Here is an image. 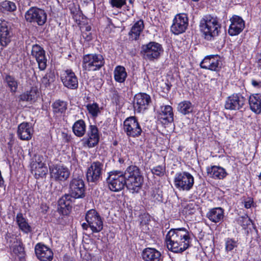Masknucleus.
Here are the masks:
<instances>
[{
	"mask_svg": "<svg viewBox=\"0 0 261 261\" xmlns=\"http://www.w3.org/2000/svg\"><path fill=\"white\" fill-rule=\"evenodd\" d=\"M190 239L186 228L171 229L166 236L167 248L174 253H182L189 247Z\"/></svg>",
	"mask_w": 261,
	"mask_h": 261,
	"instance_id": "1",
	"label": "nucleus"
},
{
	"mask_svg": "<svg viewBox=\"0 0 261 261\" xmlns=\"http://www.w3.org/2000/svg\"><path fill=\"white\" fill-rule=\"evenodd\" d=\"M125 175L127 189L132 193H139L144 182V177L140 168L130 165L125 170Z\"/></svg>",
	"mask_w": 261,
	"mask_h": 261,
	"instance_id": "2",
	"label": "nucleus"
},
{
	"mask_svg": "<svg viewBox=\"0 0 261 261\" xmlns=\"http://www.w3.org/2000/svg\"><path fill=\"white\" fill-rule=\"evenodd\" d=\"M200 28L204 38L211 40L214 37L218 35L221 27L216 18L208 15L201 20Z\"/></svg>",
	"mask_w": 261,
	"mask_h": 261,
	"instance_id": "3",
	"label": "nucleus"
},
{
	"mask_svg": "<svg viewBox=\"0 0 261 261\" xmlns=\"http://www.w3.org/2000/svg\"><path fill=\"white\" fill-rule=\"evenodd\" d=\"M105 63V59L101 54H89L83 57L82 67L87 71H95L100 70Z\"/></svg>",
	"mask_w": 261,
	"mask_h": 261,
	"instance_id": "4",
	"label": "nucleus"
},
{
	"mask_svg": "<svg viewBox=\"0 0 261 261\" xmlns=\"http://www.w3.org/2000/svg\"><path fill=\"white\" fill-rule=\"evenodd\" d=\"M106 181L112 191L118 192L122 190L126 187L125 171L114 170L110 172Z\"/></svg>",
	"mask_w": 261,
	"mask_h": 261,
	"instance_id": "5",
	"label": "nucleus"
},
{
	"mask_svg": "<svg viewBox=\"0 0 261 261\" xmlns=\"http://www.w3.org/2000/svg\"><path fill=\"white\" fill-rule=\"evenodd\" d=\"M175 186L179 190L188 191L194 185L193 176L189 172H182L176 174L174 177Z\"/></svg>",
	"mask_w": 261,
	"mask_h": 261,
	"instance_id": "6",
	"label": "nucleus"
},
{
	"mask_svg": "<svg viewBox=\"0 0 261 261\" xmlns=\"http://www.w3.org/2000/svg\"><path fill=\"white\" fill-rule=\"evenodd\" d=\"M163 52L161 44L156 42H150L142 46L141 54L144 58L150 61L158 59Z\"/></svg>",
	"mask_w": 261,
	"mask_h": 261,
	"instance_id": "7",
	"label": "nucleus"
},
{
	"mask_svg": "<svg viewBox=\"0 0 261 261\" xmlns=\"http://www.w3.org/2000/svg\"><path fill=\"white\" fill-rule=\"evenodd\" d=\"M25 18L28 22L42 25L46 21L47 14L43 9L32 7L26 12Z\"/></svg>",
	"mask_w": 261,
	"mask_h": 261,
	"instance_id": "8",
	"label": "nucleus"
},
{
	"mask_svg": "<svg viewBox=\"0 0 261 261\" xmlns=\"http://www.w3.org/2000/svg\"><path fill=\"white\" fill-rule=\"evenodd\" d=\"M103 165L99 161L91 163L87 168L86 178L88 182L98 183L102 178Z\"/></svg>",
	"mask_w": 261,
	"mask_h": 261,
	"instance_id": "9",
	"label": "nucleus"
},
{
	"mask_svg": "<svg viewBox=\"0 0 261 261\" xmlns=\"http://www.w3.org/2000/svg\"><path fill=\"white\" fill-rule=\"evenodd\" d=\"M123 129L127 136L133 138L139 137L142 132L135 117H130L125 120L123 122Z\"/></svg>",
	"mask_w": 261,
	"mask_h": 261,
	"instance_id": "10",
	"label": "nucleus"
},
{
	"mask_svg": "<svg viewBox=\"0 0 261 261\" xmlns=\"http://www.w3.org/2000/svg\"><path fill=\"white\" fill-rule=\"evenodd\" d=\"M86 220L93 232H98L103 228V222L98 213L93 209L87 212Z\"/></svg>",
	"mask_w": 261,
	"mask_h": 261,
	"instance_id": "11",
	"label": "nucleus"
},
{
	"mask_svg": "<svg viewBox=\"0 0 261 261\" xmlns=\"http://www.w3.org/2000/svg\"><path fill=\"white\" fill-rule=\"evenodd\" d=\"M69 195L73 199L83 198L85 196L84 180L79 177L73 178L69 185Z\"/></svg>",
	"mask_w": 261,
	"mask_h": 261,
	"instance_id": "12",
	"label": "nucleus"
},
{
	"mask_svg": "<svg viewBox=\"0 0 261 261\" xmlns=\"http://www.w3.org/2000/svg\"><path fill=\"white\" fill-rule=\"evenodd\" d=\"M246 103V99L241 93H233L226 100L225 108L230 110H240Z\"/></svg>",
	"mask_w": 261,
	"mask_h": 261,
	"instance_id": "13",
	"label": "nucleus"
},
{
	"mask_svg": "<svg viewBox=\"0 0 261 261\" xmlns=\"http://www.w3.org/2000/svg\"><path fill=\"white\" fill-rule=\"evenodd\" d=\"M99 141V135L97 127L94 125H90L88 128L87 136L82 140L84 146L89 148L96 146Z\"/></svg>",
	"mask_w": 261,
	"mask_h": 261,
	"instance_id": "14",
	"label": "nucleus"
},
{
	"mask_svg": "<svg viewBox=\"0 0 261 261\" xmlns=\"http://www.w3.org/2000/svg\"><path fill=\"white\" fill-rule=\"evenodd\" d=\"M188 25V18L187 14L184 13L177 14L173 20L171 31L174 34L178 35L185 32Z\"/></svg>",
	"mask_w": 261,
	"mask_h": 261,
	"instance_id": "15",
	"label": "nucleus"
},
{
	"mask_svg": "<svg viewBox=\"0 0 261 261\" xmlns=\"http://www.w3.org/2000/svg\"><path fill=\"white\" fill-rule=\"evenodd\" d=\"M220 57L218 55H211L205 57L200 63V67L203 69L218 71L222 67Z\"/></svg>",
	"mask_w": 261,
	"mask_h": 261,
	"instance_id": "16",
	"label": "nucleus"
},
{
	"mask_svg": "<svg viewBox=\"0 0 261 261\" xmlns=\"http://www.w3.org/2000/svg\"><path fill=\"white\" fill-rule=\"evenodd\" d=\"M151 100L150 96L145 93H139L135 95L134 107L136 111L141 113L147 109Z\"/></svg>",
	"mask_w": 261,
	"mask_h": 261,
	"instance_id": "17",
	"label": "nucleus"
},
{
	"mask_svg": "<svg viewBox=\"0 0 261 261\" xmlns=\"http://www.w3.org/2000/svg\"><path fill=\"white\" fill-rule=\"evenodd\" d=\"M31 55L36 59L40 70H44L46 67L47 60L43 48L38 44L32 46Z\"/></svg>",
	"mask_w": 261,
	"mask_h": 261,
	"instance_id": "18",
	"label": "nucleus"
},
{
	"mask_svg": "<svg viewBox=\"0 0 261 261\" xmlns=\"http://www.w3.org/2000/svg\"><path fill=\"white\" fill-rule=\"evenodd\" d=\"M51 178L56 181H64L68 178L70 172L63 166L56 165L49 168Z\"/></svg>",
	"mask_w": 261,
	"mask_h": 261,
	"instance_id": "19",
	"label": "nucleus"
},
{
	"mask_svg": "<svg viewBox=\"0 0 261 261\" xmlns=\"http://www.w3.org/2000/svg\"><path fill=\"white\" fill-rule=\"evenodd\" d=\"M64 86L70 89H76L78 87V80L75 73L70 69L64 71L61 77Z\"/></svg>",
	"mask_w": 261,
	"mask_h": 261,
	"instance_id": "20",
	"label": "nucleus"
},
{
	"mask_svg": "<svg viewBox=\"0 0 261 261\" xmlns=\"http://www.w3.org/2000/svg\"><path fill=\"white\" fill-rule=\"evenodd\" d=\"M35 253L40 261H51L53 252L51 250L43 244H37L35 248Z\"/></svg>",
	"mask_w": 261,
	"mask_h": 261,
	"instance_id": "21",
	"label": "nucleus"
},
{
	"mask_svg": "<svg viewBox=\"0 0 261 261\" xmlns=\"http://www.w3.org/2000/svg\"><path fill=\"white\" fill-rule=\"evenodd\" d=\"M231 24L228 30L230 36L240 34L245 28V22L243 19L238 16H234L231 19Z\"/></svg>",
	"mask_w": 261,
	"mask_h": 261,
	"instance_id": "22",
	"label": "nucleus"
},
{
	"mask_svg": "<svg viewBox=\"0 0 261 261\" xmlns=\"http://www.w3.org/2000/svg\"><path fill=\"white\" fill-rule=\"evenodd\" d=\"M12 36L11 29L5 23H2L0 27V44L2 46L0 50H2L3 47L6 46L10 42Z\"/></svg>",
	"mask_w": 261,
	"mask_h": 261,
	"instance_id": "23",
	"label": "nucleus"
},
{
	"mask_svg": "<svg viewBox=\"0 0 261 261\" xmlns=\"http://www.w3.org/2000/svg\"><path fill=\"white\" fill-rule=\"evenodd\" d=\"M159 118L164 124L172 122L174 119L172 108L169 105L161 107Z\"/></svg>",
	"mask_w": 261,
	"mask_h": 261,
	"instance_id": "24",
	"label": "nucleus"
},
{
	"mask_svg": "<svg viewBox=\"0 0 261 261\" xmlns=\"http://www.w3.org/2000/svg\"><path fill=\"white\" fill-rule=\"evenodd\" d=\"M144 261H160L161 253L154 248H147L143 250L142 253Z\"/></svg>",
	"mask_w": 261,
	"mask_h": 261,
	"instance_id": "25",
	"label": "nucleus"
},
{
	"mask_svg": "<svg viewBox=\"0 0 261 261\" xmlns=\"http://www.w3.org/2000/svg\"><path fill=\"white\" fill-rule=\"evenodd\" d=\"M17 135L22 140H29L32 135V130L30 124L27 122H23L18 126Z\"/></svg>",
	"mask_w": 261,
	"mask_h": 261,
	"instance_id": "26",
	"label": "nucleus"
},
{
	"mask_svg": "<svg viewBox=\"0 0 261 261\" xmlns=\"http://www.w3.org/2000/svg\"><path fill=\"white\" fill-rule=\"evenodd\" d=\"M206 217L212 222L218 223L224 218V210L220 207L211 208L207 213Z\"/></svg>",
	"mask_w": 261,
	"mask_h": 261,
	"instance_id": "27",
	"label": "nucleus"
},
{
	"mask_svg": "<svg viewBox=\"0 0 261 261\" xmlns=\"http://www.w3.org/2000/svg\"><path fill=\"white\" fill-rule=\"evenodd\" d=\"M144 28V24L143 20L140 19L137 21L133 25L130 31L128 33L129 38L132 40H137L139 39L141 33Z\"/></svg>",
	"mask_w": 261,
	"mask_h": 261,
	"instance_id": "28",
	"label": "nucleus"
},
{
	"mask_svg": "<svg viewBox=\"0 0 261 261\" xmlns=\"http://www.w3.org/2000/svg\"><path fill=\"white\" fill-rule=\"evenodd\" d=\"M249 103L251 110L256 114L261 113V96L258 94H253L249 97Z\"/></svg>",
	"mask_w": 261,
	"mask_h": 261,
	"instance_id": "29",
	"label": "nucleus"
},
{
	"mask_svg": "<svg viewBox=\"0 0 261 261\" xmlns=\"http://www.w3.org/2000/svg\"><path fill=\"white\" fill-rule=\"evenodd\" d=\"M4 82L6 84V87L12 93L14 94L17 92L19 82L14 76L6 74L4 77Z\"/></svg>",
	"mask_w": 261,
	"mask_h": 261,
	"instance_id": "30",
	"label": "nucleus"
},
{
	"mask_svg": "<svg viewBox=\"0 0 261 261\" xmlns=\"http://www.w3.org/2000/svg\"><path fill=\"white\" fill-rule=\"evenodd\" d=\"M207 171L208 174L214 178L223 179L227 174L225 169L219 166H214L207 168Z\"/></svg>",
	"mask_w": 261,
	"mask_h": 261,
	"instance_id": "31",
	"label": "nucleus"
},
{
	"mask_svg": "<svg viewBox=\"0 0 261 261\" xmlns=\"http://www.w3.org/2000/svg\"><path fill=\"white\" fill-rule=\"evenodd\" d=\"M39 95L38 88L32 87L29 91H27L20 95V99L22 101H35Z\"/></svg>",
	"mask_w": 261,
	"mask_h": 261,
	"instance_id": "32",
	"label": "nucleus"
},
{
	"mask_svg": "<svg viewBox=\"0 0 261 261\" xmlns=\"http://www.w3.org/2000/svg\"><path fill=\"white\" fill-rule=\"evenodd\" d=\"M72 197L69 194H65L59 200V205L61 209L65 210V213L67 214L71 210L72 206L71 205L72 201Z\"/></svg>",
	"mask_w": 261,
	"mask_h": 261,
	"instance_id": "33",
	"label": "nucleus"
},
{
	"mask_svg": "<svg viewBox=\"0 0 261 261\" xmlns=\"http://www.w3.org/2000/svg\"><path fill=\"white\" fill-rule=\"evenodd\" d=\"M16 221L19 229L24 233H28L31 231V226L29 225L21 213L17 214L16 217Z\"/></svg>",
	"mask_w": 261,
	"mask_h": 261,
	"instance_id": "34",
	"label": "nucleus"
},
{
	"mask_svg": "<svg viewBox=\"0 0 261 261\" xmlns=\"http://www.w3.org/2000/svg\"><path fill=\"white\" fill-rule=\"evenodd\" d=\"M74 134L77 137H82L86 132V124L85 122L81 119L76 121L72 126Z\"/></svg>",
	"mask_w": 261,
	"mask_h": 261,
	"instance_id": "35",
	"label": "nucleus"
},
{
	"mask_svg": "<svg viewBox=\"0 0 261 261\" xmlns=\"http://www.w3.org/2000/svg\"><path fill=\"white\" fill-rule=\"evenodd\" d=\"M114 74L115 81L120 83H123L127 77L125 68L121 66H117L115 68Z\"/></svg>",
	"mask_w": 261,
	"mask_h": 261,
	"instance_id": "36",
	"label": "nucleus"
},
{
	"mask_svg": "<svg viewBox=\"0 0 261 261\" xmlns=\"http://www.w3.org/2000/svg\"><path fill=\"white\" fill-rule=\"evenodd\" d=\"M67 106L66 102L60 100H56L52 105L54 113L58 114L65 112Z\"/></svg>",
	"mask_w": 261,
	"mask_h": 261,
	"instance_id": "37",
	"label": "nucleus"
},
{
	"mask_svg": "<svg viewBox=\"0 0 261 261\" xmlns=\"http://www.w3.org/2000/svg\"><path fill=\"white\" fill-rule=\"evenodd\" d=\"M56 79V75L54 72L50 71L46 72L41 80L42 84L45 88H47L53 83Z\"/></svg>",
	"mask_w": 261,
	"mask_h": 261,
	"instance_id": "38",
	"label": "nucleus"
},
{
	"mask_svg": "<svg viewBox=\"0 0 261 261\" xmlns=\"http://www.w3.org/2000/svg\"><path fill=\"white\" fill-rule=\"evenodd\" d=\"M31 170L34 173L35 178L37 179L45 177L47 173V168L45 164L38 166L36 168H31Z\"/></svg>",
	"mask_w": 261,
	"mask_h": 261,
	"instance_id": "39",
	"label": "nucleus"
},
{
	"mask_svg": "<svg viewBox=\"0 0 261 261\" xmlns=\"http://www.w3.org/2000/svg\"><path fill=\"white\" fill-rule=\"evenodd\" d=\"M177 109L179 112L184 115L189 114L193 111L192 105L188 101H184L179 103Z\"/></svg>",
	"mask_w": 261,
	"mask_h": 261,
	"instance_id": "40",
	"label": "nucleus"
},
{
	"mask_svg": "<svg viewBox=\"0 0 261 261\" xmlns=\"http://www.w3.org/2000/svg\"><path fill=\"white\" fill-rule=\"evenodd\" d=\"M1 10L3 12H13L16 9V6L14 2L9 1H5L1 4Z\"/></svg>",
	"mask_w": 261,
	"mask_h": 261,
	"instance_id": "41",
	"label": "nucleus"
},
{
	"mask_svg": "<svg viewBox=\"0 0 261 261\" xmlns=\"http://www.w3.org/2000/svg\"><path fill=\"white\" fill-rule=\"evenodd\" d=\"M13 252L15 254L22 257L24 255V248L23 246L22 243L20 241H17L16 244L13 247Z\"/></svg>",
	"mask_w": 261,
	"mask_h": 261,
	"instance_id": "42",
	"label": "nucleus"
},
{
	"mask_svg": "<svg viewBox=\"0 0 261 261\" xmlns=\"http://www.w3.org/2000/svg\"><path fill=\"white\" fill-rule=\"evenodd\" d=\"M86 107L89 113L94 117H96L100 113L98 105L96 103L88 104Z\"/></svg>",
	"mask_w": 261,
	"mask_h": 261,
	"instance_id": "43",
	"label": "nucleus"
},
{
	"mask_svg": "<svg viewBox=\"0 0 261 261\" xmlns=\"http://www.w3.org/2000/svg\"><path fill=\"white\" fill-rule=\"evenodd\" d=\"M44 158L42 155L35 154L32 159L31 164V168H36L38 166L45 164L43 162Z\"/></svg>",
	"mask_w": 261,
	"mask_h": 261,
	"instance_id": "44",
	"label": "nucleus"
},
{
	"mask_svg": "<svg viewBox=\"0 0 261 261\" xmlns=\"http://www.w3.org/2000/svg\"><path fill=\"white\" fill-rule=\"evenodd\" d=\"M237 242L232 239H227L225 242V249L226 251H231L233 249L237 248Z\"/></svg>",
	"mask_w": 261,
	"mask_h": 261,
	"instance_id": "45",
	"label": "nucleus"
},
{
	"mask_svg": "<svg viewBox=\"0 0 261 261\" xmlns=\"http://www.w3.org/2000/svg\"><path fill=\"white\" fill-rule=\"evenodd\" d=\"M151 172L153 174L158 176H162L165 172V167L164 166L159 165L154 167L151 169Z\"/></svg>",
	"mask_w": 261,
	"mask_h": 261,
	"instance_id": "46",
	"label": "nucleus"
},
{
	"mask_svg": "<svg viewBox=\"0 0 261 261\" xmlns=\"http://www.w3.org/2000/svg\"><path fill=\"white\" fill-rule=\"evenodd\" d=\"M237 222L238 224L242 226L243 227L245 228L246 226L249 225L251 223V220L249 218L248 216H244L240 217L238 220Z\"/></svg>",
	"mask_w": 261,
	"mask_h": 261,
	"instance_id": "47",
	"label": "nucleus"
},
{
	"mask_svg": "<svg viewBox=\"0 0 261 261\" xmlns=\"http://www.w3.org/2000/svg\"><path fill=\"white\" fill-rule=\"evenodd\" d=\"M126 0H110L112 7L116 8H121L126 4Z\"/></svg>",
	"mask_w": 261,
	"mask_h": 261,
	"instance_id": "48",
	"label": "nucleus"
},
{
	"mask_svg": "<svg viewBox=\"0 0 261 261\" xmlns=\"http://www.w3.org/2000/svg\"><path fill=\"white\" fill-rule=\"evenodd\" d=\"M5 239L7 241V243L9 244V245H13V243H15V240L18 241L14 234L10 232H7L5 235Z\"/></svg>",
	"mask_w": 261,
	"mask_h": 261,
	"instance_id": "49",
	"label": "nucleus"
},
{
	"mask_svg": "<svg viewBox=\"0 0 261 261\" xmlns=\"http://www.w3.org/2000/svg\"><path fill=\"white\" fill-rule=\"evenodd\" d=\"M112 100L114 103L118 105L120 102V96L117 91L114 90L112 91Z\"/></svg>",
	"mask_w": 261,
	"mask_h": 261,
	"instance_id": "50",
	"label": "nucleus"
},
{
	"mask_svg": "<svg viewBox=\"0 0 261 261\" xmlns=\"http://www.w3.org/2000/svg\"><path fill=\"white\" fill-rule=\"evenodd\" d=\"M82 35L84 39L87 41H89L92 39V34L90 32L82 31Z\"/></svg>",
	"mask_w": 261,
	"mask_h": 261,
	"instance_id": "51",
	"label": "nucleus"
},
{
	"mask_svg": "<svg viewBox=\"0 0 261 261\" xmlns=\"http://www.w3.org/2000/svg\"><path fill=\"white\" fill-rule=\"evenodd\" d=\"M251 84L255 88H261V81L259 80H252L251 81Z\"/></svg>",
	"mask_w": 261,
	"mask_h": 261,
	"instance_id": "52",
	"label": "nucleus"
},
{
	"mask_svg": "<svg viewBox=\"0 0 261 261\" xmlns=\"http://www.w3.org/2000/svg\"><path fill=\"white\" fill-rule=\"evenodd\" d=\"M253 203V201L252 200H249L247 201H246L245 202V207L246 208H250L251 206V205Z\"/></svg>",
	"mask_w": 261,
	"mask_h": 261,
	"instance_id": "53",
	"label": "nucleus"
},
{
	"mask_svg": "<svg viewBox=\"0 0 261 261\" xmlns=\"http://www.w3.org/2000/svg\"><path fill=\"white\" fill-rule=\"evenodd\" d=\"M257 59L258 65L261 69V53H260V54L257 55Z\"/></svg>",
	"mask_w": 261,
	"mask_h": 261,
	"instance_id": "54",
	"label": "nucleus"
},
{
	"mask_svg": "<svg viewBox=\"0 0 261 261\" xmlns=\"http://www.w3.org/2000/svg\"><path fill=\"white\" fill-rule=\"evenodd\" d=\"M257 59L258 65L261 69V53H260V54L257 55Z\"/></svg>",
	"mask_w": 261,
	"mask_h": 261,
	"instance_id": "55",
	"label": "nucleus"
},
{
	"mask_svg": "<svg viewBox=\"0 0 261 261\" xmlns=\"http://www.w3.org/2000/svg\"><path fill=\"white\" fill-rule=\"evenodd\" d=\"M83 228L85 230H87L89 227V223H83L82 225Z\"/></svg>",
	"mask_w": 261,
	"mask_h": 261,
	"instance_id": "56",
	"label": "nucleus"
},
{
	"mask_svg": "<svg viewBox=\"0 0 261 261\" xmlns=\"http://www.w3.org/2000/svg\"><path fill=\"white\" fill-rule=\"evenodd\" d=\"M91 30V27L90 25H87L85 27V32H90Z\"/></svg>",
	"mask_w": 261,
	"mask_h": 261,
	"instance_id": "57",
	"label": "nucleus"
},
{
	"mask_svg": "<svg viewBox=\"0 0 261 261\" xmlns=\"http://www.w3.org/2000/svg\"><path fill=\"white\" fill-rule=\"evenodd\" d=\"M43 206H44V208L43 210L42 211V212H43V213H46V212H47V210H48V206H47L46 205H44V206L42 205V206H41V207H42V208H43Z\"/></svg>",
	"mask_w": 261,
	"mask_h": 261,
	"instance_id": "58",
	"label": "nucleus"
},
{
	"mask_svg": "<svg viewBox=\"0 0 261 261\" xmlns=\"http://www.w3.org/2000/svg\"><path fill=\"white\" fill-rule=\"evenodd\" d=\"M118 161L120 164L124 163V160L123 158H119Z\"/></svg>",
	"mask_w": 261,
	"mask_h": 261,
	"instance_id": "59",
	"label": "nucleus"
},
{
	"mask_svg": "<svg viewBox=\"0 0 261 261\" xmlns=\"http://www.w3.org/2000/svg\"><path fill=\"white\" fill-rule=\"evenodd\" d=\"M166 86H167V90H169L170 88V87L169 86L168 84H166Z\"/></svg>",
	"mask_w": 261,
	"mask_h": 261,
	"instance_id": "60",
	"label": "nucleus"
},
{
	"mask_svg": "<svg viewBox=\"0 0 261 261\" xmlns=\"http://www.w3.org/2000/svg\"><path fill=\"white\" fill-rule=\"evenodd\" d=\"M129 2L130 3H133V1H132V0H129Z\"/></svg>",
	"mask_w": 261,
	"mask_h": 261,
	"instance_id": "61",
	"label": "nucleus"
},
{
	"mask_svg": "<svg viewBox=\"0 0 261 261\" xmlns=\"http://www.w3.org/2000/svg\"><path fill=\"white\" fill-rule=\"evenodd\" d=\"M259 178L261 179V172H260V174L259 175Z\"/></svg>",
	"mask_w": 261,
	"mask_h": 261,
	"instance_id": "62",
	"label": "nucleus"
}]
</instances>
